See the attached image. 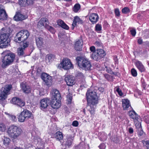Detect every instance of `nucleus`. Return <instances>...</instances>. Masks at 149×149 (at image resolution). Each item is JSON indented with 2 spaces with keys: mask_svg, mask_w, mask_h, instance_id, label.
<instances>
[{
  "mask_svg": "<svg viewBox=\"0 0 149 149\" xmlns=\"http://www.w3.org/2000/svg\"><path fill=\"white\" fill-rule=\"evenodd\" d=\"M33 0H19V3L22 6H25L32 4Z\"/></svg>",
  "mask_w": 149,
  "mask_h": 149,
  "instance_id": "obj_21",
  "label": "nucleus"
},
{
  "mask_svg": "<svg viewBox=\"0 0 149 149\" xmlns=\"http://www.w3.org/2000/svg\"><path fill=\"white\" fill-rule=\"evenodd\" d=\"M57 22L58 25L64 29L67 30L69 29V27L62 20L60 19L58 20Z\"/></svg>",
  "mask_w": 149,
  "mask_h": 149,
  "instance_id": "obj_27",
  "label": "nucleus"
},
{
  "mask_svg": "<svg viewBox=\"0 0 149 149\" xmlns=\"http://www.w3.org/2000/svg\"><path fill=\"white\" fill-rule=\"evenodd\" d=\"M76 78L82 84H84L85 83V77L83 74L81 72H78L76 74Z\"/></svg>",
  "mask_w": 149,
  "mask_h": 149,
  "instance_id": "obj_13",
  "label": "nucleus"
},
{
  "mask_svg": "<svg viewBox=\"0 0 149 149\" xmlns=\"http://www.w3.org/2000/svg\"><path fill=\"white\" fill-rule=\"evenodd\" d=\"M35 40L38 47H41L43 46V39L41 37H36V38Z\"/></svg>",
  "mask_w": 149,
  "mask_h": 149,
  "instance_id": "obj_28",
  "label": "nucleus"
},
{
  "mask_svg": "<svg viewBox=\"0 0 149 149\" xmlns=\"http://www.w3.org/2000/svg\"><path fill=\"white\" fill-rule=\"evenodd\" d=\"M62 67L63 69L67 70L73 68V66L69 59L65 58L62 60L60 65H58V67Z\"/></svg>",
  "mask_w": 149,
  "mask_h": 149,
  "instance_id": "obj_9",
  "label": "nucleus"
},
{
  "mask_svg": "<svg viewBox=\"0 0 149 149\" xmlns=\"http://www.w3.org/2000/svg\"><path fill=\"white\" fill-rule=\"evenodd\" d=\"M25 18H26V16L21 14L19 12L16 13L13 17L14 20L17 21L24 20Z\"/></svg>",
  "mask_w": 149,
  "mask_h": 149,
  "instance_id": "obj_18",
  "label": "nucleus"
},
{
  "mask_svg": "<svg viewBox=\"0 0 149 149\" xmlns=\"http://www.w3.org/2000/svg\"><path fill=\"white\" fill-rule=\"evenodd\" d=\"M50 102V100L47 98L42 99L40 102L41 109L47 108Z\"/></svg>",
  "mask_w": 149,
  "mask_h": 149,
  "instance_id": "obj_12",
  "label": "nucleus"
},
{
  "mask_svg": "<svg viewBox=\"0 0 149 149\" xmlns=\"http://www.w3.org/2000/svg\"><path fill=\"white\" fill-rule=\"evenodd\" d=\"M116 91L118 93V94L120 96H122L123 94L120 88L119 87H116L115 88Z\"/></svg>",
  "mask_w": 149,
  "mask_h": 149,
  "instance_id": "obj_47",
  "label": "nucleus"
},
{
  "mask_svg": "<svg viewBox=\"0 0 149 149\" xmlns=\"http://www.w3.org/2000/svg\"><path fill=\"white\" fill-rule=\"evenodd\" d=\"M52 98V100H61V97L58 91L56 89L53 90Z\"/></svg>",
  "mask_w": 149,
  "mask_h": 149,
  "instance_id": "obj_15",
  "label": "nucleus"
},
{
  "mask_svg": "<svg viewBox=\"0 0 149 149\" xmlns=\"http://www.w3.org/2000/svg\"><path fill=\"white\" fill-rule=\"evenodd\" d=\"M100 59L103 58L106 55L105 52L102 49H98L96 50Z\"/></svg>",
  "mask_w": 149,
  "mask_h": 149,
  "instance_id": "obj_30",
  "label": "nucleus"
},
{
  "mask_svg": "<svg viewBox=\"0 0 149 149\" xmlns=\"http://www.w3.org/2000/svg\"><path fill=\"white\" fill-rule=\"evenodd\" d=\"M79 125V123L77 121L74 120L72 122V125L74 127H77Z\"/></svg>",
  "mask_w": 149,
  "mask_h": 149,
  "instance_id": "obj_58",
  "label": "nucleus"
},
{
  "mask_svg": "<svg viewBox=\"0 0 149 149\" xmlns=\"http://www.w3.org/2000/svg\"><path fill=\"white\" fill-rule=\"evenodd\" d=\"M22 130L20 127L15 125L10 126L8 129L7 133L10 137L16 139L21 134Z\"/></svg>",
  "mask_w": 149,
  "mask_h": 149,
  "instance_id": "obj_3",
  "label": "nucleus"
},
{
  "mask_svg": "<svg viewBox=\"0 0 149 149\" xmlns=\"http://www.w3.org/2000/svg\"><path fill=\"white\" fill-rule=\"evenodd\" d=\"M122 12L124 14H127L130 12V9L127 7H125L122 10Z\"/></svg>",
  "mask_w": 149,
  "mask_h": 149,
  "instance_id": "obj_45",
  "label": "nucleus"
},
{
  "mask_svg": "<svg viewBox=\"0 0 149 149\" xmlns=\"http://www.w3.org/2000/svg\"><path fill=\"white\" fill-rule=\"evenodd\" d=\"M113 60L114 61L115 64V65L118 63V59L117 58V56H115L113 57Z\"/></svg>",
  "mask_w": 149,
  "mask_h": 149,
  "instance_id": "obj_60",
  "label": "nucleus"
},
{
  "mask_svg": "<svg viewBox=\"0 0 149 149\" xmlns=\"http://www.w3.org/2000/svg\"><path fill=\"white\" fill-rule=\"evenodd\" d=\"M25 49L21 47H19L17 49V53L18 56H25V53L24 51Z\"/></svg>",
  "mask_w": 149,
  "mask_h": 149,
  "instance_id": "obj_31",
  "label": "nucleus"
},
{
  "mask_svg": "<svg viewBox=\"0 0 149 149\" xmlns=\"http://www.w3.org/2000/svg\"><path fill=\"white\" fill-rule=\"evenodd\" d=\"M52 136H53V138H55L56 140L59 141L62 140L63 138L62 133L60 131L56 132L53 134Z\"/></svg>",
  "mask_w": 149,
  "mask_h": 149,
  "instance_id": "obj_26",
  "label": "nucleus"
},
{
  "mask_svg": "<svg viewBox=\"0 0 149 149\" xmlns=\"http://www.w3.org/2000/svg\"><path fill=\"white\" fill-rule=\"evenodd\" d=\"M6 129V127L5 124L3 123H0V131L3 132Z\"/></svg>",
  "mask_w": 149,
  "mask_h": 149,
  "instance_id": "obj_46",
  "label": "nucleus"
},
{
  "mask_svg": "<svg viewBox=\"0 0 149 149\" xmlns=\"http://www.w3.org/2000/svg\"><path fill=\"white\" fill-rule=\"evenodd\" d=\"M131 72L132 75L134 77H136L137 75L136 71L134 68L131 69Z\"/></svg>",
  "mask_w": 149,
  "mask_h": 149,
  "instance_id": "obj_52",
  "label": "nucleus"
},
{
  "mask_svg": "<svg viewBox=\"0 0 149 149\" xmlns=\"http://www.w3.org/2000/svg\"><path fill=\"white\" fill-rule=\"evenodd\" d=\"M8 16L4 9H0V20L4 21L6 20Z\"/></svg>",
  "mask_w": 149,
  "mask_h": 149,
  "instance_id": "obj_22",
  "label": "nucleus"
},
{
  "mask_svg": "<svg viewBox=\"0 0 149 149\" xmlns=\"http://www.w3.org/2000/svg\"><path fill=\"white\" fill-rule=\"evenodd\" d=\"M129 132L130 134H132L133 133L134 130L131 127L129 129Z\"/></svg>",
  "mask_w": 149,
  "mask_h": 149,
  "instance_id": "obj_64",
  "label": "nucleus"
},
{
  "mask_svg": "<svg viewBox=\"0 0 149 149\" xmlns=\"http://www.w3.org/2000/svg\"><path fill=\"white\" fill-rule=\"evenodd\" d=\"M83 41L81 38H80L77 41L75 44L74 48L77 51H80L82 48Z\"/></svg>",
  "mask_w": 149,
  "mask_h": 149,
  "instance_id": "obj_19",
  "label": "nucleus"
},
{
  "mask_svg": "<svg viewBox=\"0 0 149 149\" xmlns=\"http://www.w3.org/2000/svg\"><path fill=\"white\" fill-rule=\"evenodd\" d=\"M89 19L93 24H94L98 21L99 17L97 14L93 13L89 15Z\"/></svg>",
  "mask_w": 149,
  "mask_h": 149,
  "instance_id": "obj_14",
  "label": "nucleus"
},
{
  "mask_svg": "<svg viewBox=\"0 0 149 149\" xmlns=\"http://www.w3.org/2000/svg\"><path fill=\"white\" fill-rule=\"evenodd\" d=\"M137 134L138 136H142L143 133V131L142 127L141 126V124H139V127L138 129Z\"/></svg>",
  "mask_w": 149,
  "mask_h": 149,
  "instance_id": "obj_35",
  "label": "nucleus"
},
{
  "mask_svg": "<svg viewBox=\"0 0 149 149\" xmlns=\"http://www.w3.org/2000/svg\"><path fill=\"white\" fill-rule=\"evenodd\" d=\"M128 115L130 117L134 120L137 121L139 119V116L134 110L129 111Z\"/></svg>",
  "mask_w": 149,
  "mask_h": 149,
  "instance_id": "obj_23",
  "label": "nucleus"
},
{
  "mask_svg": "<svg viewBox=\"0 0 149 149\" xmlns=\"http://www.w3.org/2000/svg\"><path fill=\"white\" fill-rule=\"evenodd\" d=\"M19 99V98L18 97H14L12 98L10 102L13 104L16 105Z\"/></svg>",
  "mask_w": 149,
  "mask_h": 149,
  "instance_id": "obj_39",
  "label": "nucleus"
},
{
  "mask_svg": "<svg viewBox=\"0 0 149 149\" xmlns=\"http://www.w3.org/2000/svg\"><path fill=\"white\" fill-rule=\"evenodd\" d=\"M114 13L116 17H119L120 15V11L118 8H115L114 9Z\"/></svg>",
  "mask_w": 149,
  "mask_h": 149,
  "instance_id": "obj_49",
  "label": "nucleus"
},
{
  "mask_svg": "<svg viewBox=\"0 0 149 149\" xmlns=\"http://www.w3.org/2000/svg\"><path fill=\"white\" fill-rule=\"evenodd\" d=\"M42 71L40 68H38L37 69L36 72L37 75H40L41 74H42Z\"/></svg>",
  "mask_w": 149,
  "mask_h": 149,
  "instance_id": "obj_55",
  "label": "nucleus"
},
{
  "mask_svg": "<svg viewBox=\"0 0 149 149\" xmlns=\"http://www.w3.org/2000/svg\"><path fill=\"white\" fill-rule=\"evenodd\" d=\"M136 66L141 72H143L145 70V68L142 63L139 61L136 62Z\"/></svg>",
  "mask_w": 149,
  "mask_h": 149,
  "instance_id": "obj_29",
  "label": "nucleus"
},
{
  "mask_svg": "<svg viewBox=\"0 0 149 149\" xmlns=\"http://www.w3.org/2000/svg\"><path fill=\"white\" fill-rule=\"evenodd\" d=\"M52 78L49 75L46 79H45L44 82L46 85H50L52 81Z\"/></svg>",
  "mask_w": 149,
  "mask_h": 149,
  "instance_id": "obj_34",
  "label": "nucleus"
},
{
  "mask_svg": "<svg viewBox=\"0 0 149 149\" xmlns=\"http://www.w3.org/2000/svg\"><path fill=\"white\" fill-rule=\"evenodd\" d=\"M72 99V95L69 93L67 96V101L68 102V104H70L71 103Z\"/></svg>",
  "mask_w": 149,
  "mask_h": 149,
  "instance_id": "obj_48",
  "label": "nucleus"
},
{
  "mask_svg": "<svg viewBox=\"0 0 149 149\" xmlns=\"http://www.w3.org/2000/svg\"><path fill=\"white\" fill-rule=\"evenodd\" d=\"M137 42L139 44H142L143 42L142 39L141 38H139L137 40Z\"/></svg>",
  "mask_w": 149,
  "mask_h": 149,
  "instance_id": "obj_63",
  "label": "nucleus"
},
{
  "mask_svg": "<svg viewBox=\"0 0 149 149\" xmlns=\"http://www.w3.org/2000/svg\"><path fill=\"white\" fill-rule=\"evenodd\" d=\"M107 136L106 134L103 133L99 136V139L101 141H104L107 139Z\"/></svg>",
  "mask_w": 149,
  "mask_h": 149,
  "instance_id": "obj_36",
  "label": "nucleus"
},
{
  "mask_svg": "<svg viewBox=\"0 0 149 149\" xmlns=\"http://www.w3.org/2000/svg\"><path fill=\"white\" fill-rule=\"evenodd\" d=\"M65 80L69 86H72L75 84L74 77L72 75L67 76L65 78Z\"/></svg>",
  "mask_w": 149,
  "mask_h": 149,
  "instance_id": "obj_11",
  "label": "nucleus"
},
{
  "mask_svg": "<svg viewBox=\"0 0 149 149\" xmlns=\"http://www.w3.org/2000/svg\"><path fill=\"white\" fill-rule=\"evenodd\" d=\"M20 86L22 91L24 93L28 94L31 92V86L26 83L22 82L20 84Z\"/></svg>",
  "mask_w": 149,
  "mask_h": 149,
  "instance_id": "obj_10",
  "label": "nucleus"
},
{
  "mask_svg": "<svg viewBox=\"0 0 149 149\" xmlns=\"http://www.w3.org/2000/svg\"><path fill=\"white\" fill-rule=\"evenodd\" d=\"M73 137L70 135L67 136V140L64 143L65 146L66 148H69L72 146Z\"/></svg>",
  "mask_w": 149,
  "mask_h": 149,
  "instance_id": "obj_17",
  "label": "nucleus"
},
{
  "mask_svg": "<svg viewBox=\"0 0 149 149\" xmlns=\"http://www.w3.org/2000/svg\"><path fill=\"white\" fill-rule=\"evenodd\" d=\"M104 76L105 78L108 81H110L111 79L113 78V77L112 76L110 75L107 74H104Z\"/></svg>",
  "mask_w": 149,
  "mask_h": 149,
  "instance_id": "obj_44",
  "label": "nucleus"
},
{
  "mask_svg": "<svg viewBox=\"0 0 149 149\" xmlns=\"http://www.w3.org/2000/svg\"><path fill=\"white\" fill-rule=\"evenodd\" d=\"M10 141L9 138L4 137L3 139V143L4 145H8Z\"/></svg>",
  "mask_w": 149,
  "mask_h": 149,
  "instance_id": "obj_43",
  "label": "nucleus"
},
{
  "mask_svg": "<svg viewBox=\"0 0 149 149\" xmlns=\"http://www.w3.org/2000/svg\"><path fill=\"white\" fill-rule=\"evenodd\" d=\"M147 85V84L145 82L142 81V86L144 89H146Z\"/></svg>",
  "mask_w": 149,
  "mask_h": 149,
  "instance_id": "obj_62",
  "label": "nucleus"
},
{
  "mask_svg": "<svg viewBox=\"0 0 149 149\" xmlns=\"http://www.w3.org/2000/svg\"><path fill=\"white\" fill-rule=\"evenodd\" d=\"M21 42V47L24 49L27 47L29 45V42L28 41H27L26 40L22 41Z\"/></svg>",
  "mask_w": 149,
  "mask_h": 149,
  "instance_id": "obj_33",
  "label": "nucleus"
},
{
  "mask_svg": "<svg viewBox=\"0 0 149 149\" xmlns=\"http://www.w3.org/2000/svg\"><path fill=\"white\" fill-rule=\"evenodd\" d=\"M113 141L116 143H117L118 142V139L117 136H115L113 139Z\"/></svg>",
  "mask_w": 149,
  "mask_h": 149,
  "instance_id": "obj_61",
  "label": "nucleus"
},
{
  "mask_svg": "<svg viewBox=\"0 0 149 149\" xmlns=\"http://www.w3.org/2000/svg\"><path fill=\"white\" fill-rule=\"evenodd\" d=\"M131 33L132 36H134L136 33V30L135 29H132L130 31Z\"/></svg>",
  "mask_w": 149,
  "mask_h": 149,
  "instance_id": "obj_56",
  "label": "nucleus"
},
{
  "mask_svg": "<svg viewBox=\"0 0 149 149\" xmlns=\"http://www.w3.org/2000/svg\"><path fill=\"white\" fill-rule=\"evenodd\" d=\"M143 32H144L145 34V36H146L147 37H149V30L148 29H146L143 31Z\"/></svg>",
  "mask_w": 149,
  "mask_h": 149,
  "instance_id": "obj_57",
  "label": "nucleus"
},
{
  "mask_svg": "<svg viewBox=\"0 0 149 149\" xmlns=\"http://www.w3.org/2000/svg\"><path fill=\"white\" fill-rule=\"evenodd\" d=\"M61 100H52L50 104L51 107L54 109H57L61 106Z\"/></svg>",
  "mask_w": 149,
  "mask_h": 149,
  "instance_id": "obj_16",
  "label": "nucleus"
},
{
  "mask_svg": "<svg viewBox=\"0 0 149 149\" xmlns=\"http://www.w3.org/2000/svg\"><path fill=\"white\" fill-rule=\"evenodd\" d=\"M47 29L52 33H54L55 32V29L52 26L47 25L46 26Z\"/></svg>",
  "mask_w": 149,
  "mask_h": 149,
  "instance_id": "obj_40",
  "label": "nucleus"
},
{
  "mask_svg": "<svg viewBox=\"0 0 149 149\" xmlns=\"http://www.w3.org/2000/svg\"><path fill=\"white\" fill-rule=\"evenodd\" d=\"M143 143L146 147L147 149H149V140L143 141Z\"/></svg>",
  "mask_w": 149,
  "mask_h": 149,
  "instance_id": "obj_53",
  "label": "nucleus"
},
{
  "mask_svg": "<svg viewBox=\"0 0 149 149\" xmlns=\"http://www.w3.org/2000/svg\"><path fill=\"white\" fill-rule=\"evenodd\" d=\"M54 57V56L52 54H49L47 55V56L46 58V60L50 62L52 60V58Z\"/></svg>",
  "mask_w": 149,
  "mask_h": 149,
  "instance_id": "obj_51",
  "label": "nucleus"
},
{
  "mask_svg": "<svg viewBox=\"0 0 149 149\" xmlns=\"http://www.w3.org/2000/svg\"><path fill=\"white\" fill-rule=\"evenodd\" d=\"M10 33L3 28L0 31V48H5L10 45V39L9 38Z\"/></svg>",
  "mask_w": 149,
  "mask_h": 149,
  "instance_id": "obj_2",
  "label": "nucleus"
},
{
  "mask_svg": "<svg viewBox=\"0 0 149 149\" xmlns=\"http://www.w3.org/2000/svg\"><path fill=\"white\" fill-rule=\"evenodd\" d=\"M76 61L78 66L86 70H90L91 66L90 61L86 58L78 56Z\"/></svg>",
  "mask_w": 149,
  "mask_h": 149,
  "instance_id": "obj_5",
  "label": "nucleus"
},
{
  "mask_svg": "<svg viewBox=\"0 0 149 149\" xmlns=\"http://www.w3.org/2000/svg\"><path fill=\"white\" fill-rule=\"evenodd\" d=\"M91 57L95 61H98L100 59V57L97 54V53L96 51L95 52L92 54L91 55Z\"/></svg>",
  "mask_w": 149,
  "mask_h": 149,
  "instance_id": "obj_32",
  "label": "nucleus"
},
{
  "mask_svg": "<svg viewBox=\"0 0 149 149\" xmlns=\"http://www.w3.org/2000/svg\"><path fill=\"white\" fill-rule=\"evenodd\" d=\"M25 102L21 99L19 98L17 103L16 105L19 107H22L24 106L25 105Z\"/></svg>",
  "mask_w": 149,
  "mask_h": 149,
  "instance_id": "obj_38",
  "label": "nucleus"
},
{
  "mask_svg": "<svg viewBox=\"0 0 149 149\" xmlns=\"http://www.w3.org/2000/svg\"><path fill=\"white\" fill-rule=\"evenodd\" d=\"M33 115L31 111L27 109H24L19 114L17 119L19 122H23L32 116Z\"/></svg>",
  "mask_w": 149,
  "mask_h": 149,
  "instance_id": "obj_8",
  "label": "nucleus"
},
{
  "mask_svg": "<svg viewBox=\"0 0 149 149\" xmlns=\"http://www.w3.org/2000/svg\"><path fill=\"white\" fill-rule=\"evenodd\" d=\"M48 19L46 18H42L38 22L37 25L39 28H42L44 26V23L47 22Z\"/></svg>",
  "mask_w": 149,
  "mask_h": 149,
  "instance_id": "obj_25",
  "label": "nucleus"
},
{
  "mask_svg": "<svg viewBox=\"0 0 149 149\" xmlns=\"http://www.w3.org/2000/svg\"><path fill=\"white\" fill-rule=\"evenodd\" d=\"M3 54L4 56L2 59L3 63L2 66L3 67L5 68L13 62L15 58V55L10 51L4 52Z\"/></svg>",
  "mask_w": 149,
  "mask_h": 149,
  "instance_id": "obj_4",
  "label": "nucleus"
},
{
  "mask_svg": "<svg viewBox=\"0 0 149 149\" xmlns=\"http://www.w3.org/2000/svg\"><path fill=\"white\" fill-rule=\"evenodd\" d=\"M106 147L104 143H101L98 146L100 149H105Z\"/></svg>",
  "mask_w": 149,
  "mask_h": 149,
  "instance_id": "obj_54",
  "label": "nucleus"
},
{
  "mask_svg": "<svg viewBox=\"0 0 149 149\" xmlns=\"http://www.w3.org/2000/svg\"><path fill=\"white\" fill-rule=\"evenodd\" d=\"M29 35L28 31L22 30L17 33L14 37V40L16 42L20 43L22 41L26 40Z\"/></svg>",
  "mask_w": 149,
  "mask_h": 149,
  "instance_id": "obj_6",
  "label": "nucleus"
},
{
  "mask_svg": "<svg viewBox=\"0 0 149 149\" xmlns=\"http://www.w3.org/2000/svg\"><path fill=\"white\" fill-rule=\"evenodd\" d=\"M87 101V108L91 115H94L95 108L98 103V97L96 92L88 91L86 94Z\"/></svg>",
  "mask_w": 149,
  "mask_h": 149,
  "instance_id": "obj_1",
  "label": "nucleus"
},
{
  "mask_svg": "<svg viewBox=\"0 0 149 149\" xmlns=\"http://www.w3.org/2000/svg\"><path fill=\"white\" fill-rule=\"evenodd\" d=\"M80 5L79 3L75 4L73 8V11L75 13H77L80 8Z\"/></svg>",
  "mask_w": 149,
  "mask_h": 149,
  "instance_id": "obj_37",
  "label": "nucleus"
},
{
  "mask_svg": "<svg viewBox=\"0 0 149 149\" xmlns=\"http://www.w3.org/2000/svg\"><path fill=\"white\" fill-rule=\"evenodd\" d=\"M102 25L101 24H98L96 25L95 27V30L97 32H100L102 30Z\"/></svg>",
  "mask_w": 149,
  "mask_h": 149,
  "instance_id": "obj_41",
  "label": "nucleus"
},
{
  "mask_svg": "<svg viewBox=\"0 0 149 149\" xmlns=\"http://www.w3.org/2000/svg\"><path fill=\"white\" fill-rule=\"evenodd\" d=\"M8 116L10 119L13 122H16L17 120V119L16 116L14 115L8 114Z\"/></svg>",
  "mask_w": 149,
  "mask_h": 149,
  "instance_id": "obj_42",
  "label": "nucleus"
},
{
  "mask_svg": "<svg viewBox=\"0 0 149 149\" xmlns=\"http://www.w3.org/2000/svg\"><path fill=\"white\" fill-rule=\"evenodd\" d=\"M12 88L11 85H7L2 87L0 90V100H5L8 95L10 94V91Z\"/></svg>",
  "mask_w": 149,
  "mask_h": 149,
  "instance_id": "obj_7",
  "label": "nucleus"
},
{
  "mask_svg": "<svg viewBox=\"0 0 149 149\" xmlns=\"http://www.w3.org/2000/svg\"><path fill=\"white\" fill-rule=\"evenodd\" d=\"M90 49L91 52H92V53L95 52H96V50H95V47L94 46H92L90 48Z\"/></svg>",
  "mask_w": 149,
  "mask_h": 149,
  "instance_id": "obj_59",
  "label": "nucleus"
},
{
  "mask_svg": "<svg viewBox=\"0 0 149 149\" xmlns=\"http://www.w3.org/2000/svg\"><path fill=\"white\" fill-rule=\"evenodd\" d=\"M122 102L123 110H127L128 108L130 107V101L128 99H123Z\"/></svg>",
  "mask_w": 149,
  "mask_h": 149,
  "instance_id": "obj_20",
  "label": "nucleus"
},
{
  "mask_svg": "<svg viewBox=\"0 0 149 149\" xmlns=\"http://www.w3.org/2000/svg\"><path fill=\"white\" fill-rule=\"evenodd\" d=\"M83 21L78 16H76L74 17V19L72 24V29L73 30L74 27L77 25V23H82Z\"/></svg>",
  "mask_w": 149,
  "mask_h": 149,
  "instance_id": "obj_24",
  "label": "nucleus"
},
{
  "mask_svg": "<svg viewBox=\"0 0 149 149\" xmlns=\"http://www.w3.org/2000/svg\"><path fill=\"white\" fill-rule=\"evenodd\" d=\"M49 75L47 74L44 73L41 74V77L43 81H44L45 79H46Z\"/></svg>",
  "mask_w": 149,
  "mask_h": 149,
  "instance_id": "obj_50",
  "label": "nucleus"
}]
</instances>
